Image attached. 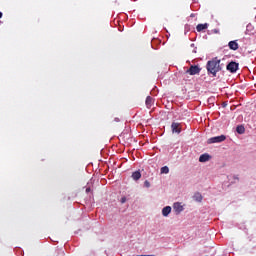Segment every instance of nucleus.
Returning a JSON list of instances; mask_svg holds the SVG:
<instances>
[{
    "instance_id": "obj_1",
    "label": "nucleus",
    "mask_w": 256,
    "mask_h": 256,
    "mask_svg": "<svg viewBox=\"0 0 256 256\" xmlns=\"http://www.w3.org/2000/svg\"><path fill=\"white\" fill-rule=\"evenodd\" d=\"M223 67H225V65L221 64V60L217 57L212 58L206 64V69L208 73L213 75V77H217V73H219V71H221Z\"/></svg>"
},
{
    "instance_id": "obj_2",
    "label": "nucleus",
    "mask_w": 256,
    "mask_h": 256,
    "mask_svg": "<svg viewBox=\"0 0 256 256\" xmlns=\"http://www.w3.org/2000/svg\"><path fill=\"white\" fill-rule=\"evenodd\" d=\"M227 137L225 135L215 136L210 139H208L207 143L208 145H211L213 143H223Z\"/></svg>"
},
{
    "instance_id": "obj_3",
    "label": "nucleus",
    "mask_w": 256,
    "mask_h": 256,
    "mask_svg": "<svg viewBox=\"0 0 256 256\" xmlns=\"http://www.w3.org/2000/svg\"><path fill=\"white\" fill-rule=\"evenodd\" d=\"M188 75H199L201 73V68L197 65H191L188 70H186Z\"/></svg>"
},
{
    "instance_id": "obj_4",
    "label": "nucleus",
    "mask_w": 256,
    "mask_h": 256,
    "mask_svg": "<svg viewBox=\"0 0 256 256\" xmlns=\"http://www.w3.org/2000/svg\"><path fill=\"white\" fill-rule=\"evenodd\" d=\"M226 69L227 71H230V73H237V70L239 69V64L232 61L226 66Z\"/></svg>"
},
{
    "instance_id": "obj_5",
    "label": "nucleus",
    "mask_w": 256,
    "mask_h": 256,
    "mask_svg": "<svg viewBox=\"0 0 256 256\" xmlns=\"http://www.w3.org/2000/svg\"><path fill=\"white\" fill-rule=\"evenodd\" d=\"M171 130H172V133H177V135H179V133H181V123L173 122L171 124Z\"/></svg>"
},
{
    "instance_id": "obj_6",
    "label": "nucleus",
    "mask_w": 256,
    "mask_h": 256,
    "mask_svg": "<svg viewBox=\"0 0 256 256\" xmlns=\"http://www.w3.org/2000/svg\"><path fill=\"white\" fill-rule=\"evenodd\" d=\"M145 103H146L147 109H151V107H153L155 103V99H153V97L151 96H147Z\"/></svg>"
},
{
    "instance_id": "obj_7",
    "label": "nucleus",
    "mask_w": 256,
    "mask_h": 256,
    "mask_svg": "<svg viewBox=\"0 0 256 256\" xmlns=\"http://www.w3.org/2000/svg\"><path fill=\"white\" fill-rule=\"evenodd\" d=\"M229 49H231L232 51H237V49H239V44L237 43V41H230L228 43Z\"/></svg>"
},
{
    "instance_id": "obj_8",
    "label": "nucleus",
    "mask_w": 256,
    "mask_h": 256,
    "mask_svg": "<svg viewBox=\"0 0 256 256\" xmlns=\"http://www.w3.org/2000/svg\"><path fill=\"white\" fill-rule=\"evenodd\" d=\"M211 159V156L209 154H202L199 157V162L200 163H207V161H209Z\"/></svg>"
},
{
    "instance_id": "obj_9",
    "label": "nucleus",
    "mask_w": 256,
    "mask_h": 256,
    "mask_svg": "<svg viewBox=\"0 0 256 256\" xmlns=\"http://www.w3.org/2000/svg\"><path fill=\"white\" fill-rule=\"evenodd\" d=\"M173 209L176 213H181V211H183V205H181L179 202H176L173 205Z\"/></svg>"
},
{
    "instance_id": "obj_10",
    "label": "nucleus",
    "mask_w": 256,
    "mask_h": 256,
    "mask_svg": "<svg viewBox=\"0 0 256 256\" xmlns=\"http://www.w3.org/2000/svg\"><path fill=\"white\" fill-rule=\"evenodd\" d=\"M209 27V24L205 23V24H198L196 27V30L198 31V33H201V31H205V29H207Z\"/></svg>"
},
{
    "instance_id": "obj_11",
    "label": "nucleus",
    "mask_w": 256,
    "mask_h": 256,
    "mask_svg": "<svg viewBox=\"0 0 256 256\" xmlns=\"http://www.w3.org/2000/svg\"><path fill=\"white\" fill-rule=\"evenodd\" d=\"M169 213H171V206H166L162 209L163 217H168Z\"/></svg>"
},
{
    "instance_id": "obj_12",
    "label": "nucleus",
    "mask_w": 256,
    "mask_h": 256,
    "mask_svg": "<svg viewBox=\"0 0 256 256\" xmlns=\"http://www.w3.org/2000/svg\"><path fill=\"white\" fill-rule=\"evenodd\" d=\"M132 179L134 181H139V179H141V172L139 171H135L132 173Z\"/></svg>"
},
{
    "instance_id": "obj_13",
    "label": "nucleus",
    "mask_w": 256,
    "mask_h": 256,
    "mask_svg": "<svg viewBox=\"0 0 256 256\" xmlns=\"http://www.w3.org/2000/svg\"><path fill=\"white\" fill-rule=\"evenodd\" d=\"M193 199L198 203H201V201H203V196L201 195V193L197 192L194 194Z\"/></svg>"
},
{
    "instance_id": "obj_14",
    "label": "nucleus",
    "mask_w": 256,
    "mask_h": 256,
    "mask_svg": "<svg viewBox=\"0 0 256 256\" xmlns=\"http://www.w3.org/2000/svg\"><path fill=\"white\" fill-rule=\"evenodd\" d=\"M236 131L239 135H243V133H245V126L243 125H239L236 127Z\"/></svg>"
},
{
    "instance_id": "obj_15",
    "label": "nucleus",
    "mask_w": 256,
    "mask_h": 256,
    "mask_svg": "<svg viewBox=\"0 0 256 256\" xmlns=\"http://www.w3.org/2000/svg\"><path fill=\"white\" fill-rule=\"evenodd\" d=\"M160 171L162 174L164 173L165 175H167V173H169V167L163 166Z\"/></svg>"
},
{
    "instance_id": "obj_16",
    "label": "nucleus",
    "mask_w": 256,
    "mask_h": 256,
    "mask_svg": "<svg viewBox=\"0 0 256 256\" xmlns=\"http://www.w3.org/2000/svg\"><path fill=\"white\" fill-rule=\"evenodd\" d=\"M144 187H147V188L151 187V183L149 182V180H146L144 182Z\"/></svg>"
},
{
    "instance_id": "obj_17",
    "label": "nucleus",
    "mask_w": 256,
    "mask_h": 256,
    "mask_svg": "<svg viewBox=\"0 0 256 256\" xmlns=\"http://www.w3.org/2000/svg\"><path fill=\"white\" fill-rule=\"evenodd\" d=\"M125 201H127V198H126V197H124V198L121 199V203H125Z\"/></svg>"
},
{
    "instance_id": "obj_18",
    "label": "nucleus",
    "mask_w": 256,
    "mask_h": 256,
    "mask_svg": "<svg viewBox=\"0 0 256 256\" xmlns=\"http://www.w3.org/2000/svg\"><path fill=\"white\" fill-rule=\"evenodd\" d=\"M86 193H91V188H86Z\"/></svg>"
},
{
    "instance_id": "obj_19",
    "label": "nucleus",
    "mask_w": 256,
    "mask_h": 256,
    "mask_svg": "<svg viewBox=\"0 0 256 256\" xmlns=\"http://www.w3.org/2000/svg\"><path fill=\"white\" fill-rule=\"evenodd\" d=\"M3 17V12H0V19Z\"/></svg>"
}]
</instances>
